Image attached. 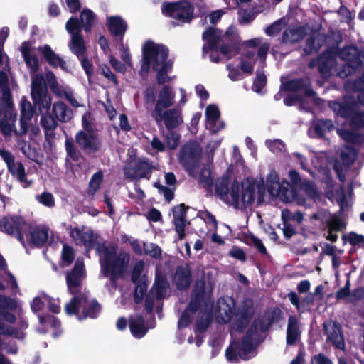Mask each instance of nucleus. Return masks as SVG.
<instances>
[{"label": "nucleus", "mask_w": 364, "mask_h": 364, "mask_svg": "<svg viewBox=\"0 0 364 364\" xmlns=\"http://www.w3.org/2000/svg\"><path fill=\"white\" fill-rule=\"evenodd\" d=\"M267 187L269 194L278 198L282 202L292 203L295 196V191L286 181L279 183V178L275 171H271L267 178Z\"/></svg>", "instance_id": "obj_10"}, {"label": "nucleus", "mask_w": 364, "mask_h": 364, "mask_svg": "<svg viewBox=\"0 0 364 364\" xmlns=\"http://www.w3.org/2000/svg\"><path fill=\"white\" fill-rule=\"evenodd\" d=\"M247 307H241L235 316L234 322L232 326V334L235 332H240L248 323L252 314V302L246 301Z\"/></svg>", "instance_id": "obj_26"}, {"label": "nucleus", "mask_w": 364, "mask_h": 364, "mask_svg": "<svg viewBox=\"0 0 364 364\" xmlns=\"http://www.w3.org/2000/svg\"><path fill=\"white\" fill-rule=\"evenodd\" d=\"M235 301L231 298L218 299L216 306V318L219 323H228L234 315Z\"/></svg>", "instance_id": "obj_24"}, {"label": "nucleus", "mask_w": 364, "mask_h": 364, "mask_svg": "<svg viewBox=\"0 0 364 364\" xmlns=\"http://www.w3.org/2000/svg\"><path fill=\"white\" fill-rule=\"evenodd\" d=\"M255 55V53L252 51H247L242 55L240 67L242 73L248 75L253 73Z\"/></svg>", "instance_id": "obj_39"}, {"label": "nucleus", "mask_w": 364, "mask_h": 364, "mask_svg": "<svg viewBox=\"0 0 364 364\" xmlns=\"http://www.w3.org/2000/svg\"><path fill=\"white\" fill-rule=\"evenodd\" d=\"M29 233L25 234V242L40 246L43 245L48 238V228L45 225H38L28 229Z\"/></svg>", "instance_id": "obj_29"}, {"label": "nucleus", "mask_w": 364, "mask_h": 364, "mask_svg": "<svg viewBox=\"0 0 364 364\" xmlns=\"http://www.w3.org/2000/svg\"><path fill=\"white\" fill-rule=\"evenodd\" d=\"M5 106L7 110L5 112L4 118L0 121V129L2 133L6 135H11L12 133H15L14 122L16 121V114L14 113L12 110L13 105L9 107L6 104Z\"/></svg>", "instance_id": "obj_32"}, {"label": "nucleus", "mask_w": 364, "mask_h": 364, "mask_svg": "<svg viewBox=\"0 0 364 364\" xmlns=\"http://www.w3.org/2000/svg\"><path fill=\"white\" fill-rule=\"evenodd\" d=\"M83 130L85 132H93V119L90 112L85 113L82 118Z\"/></svg>", "instance_id": "obj_64"}, {"label": "nucleus", "mask_w": 364, "mask_h": 364, "mask_svg": "<svg viewBox=\"0 0 364 364\" xmlns=\"http://www.w3.org/2000/svg\"><path fill=\"white\" fill-rule=\"evenodd\" d=\"M202 149L200 145L192 141L186 144L181 149L180 154V162L182 164L188 174L196 179L205 188L212 185L210 171L206 166H200Z\"/></svg>", "instance_id": "obj_4"}, {"label": "nucleus", "mask_w": 364, "mask_h": 364, "mask_svg": "<svg viewBox=\"0 0 364 364\" xmlns=\"http://www.w3.org/2000/svg\"><path fill=\"white\" fill-rule=\"evenodd\" d=\"M151 171V164L144 159H136L131 161L124 169L125 176L130 178H146Z\"/></svg>", "instance_id": "obj_20"}, {"label": "nucleus", "mask_w": 364, "mask_h": 364, "mask_svg": "<svg viewBox=\"0 0 364 364\" xmlns=\"http://www.w3.org/2000/svg\"><path fill=\"white\" fill-rule=\"evenodd\" d=\"M334 63L335 60L333 58L327 59L326 61H323V59H321L319 71L324 77H328L333 74Z\"/></svg>", "instance_id": "obj_48"}, {"label": "nucleus", "mask_w": 364, "mask_h": 364, "mask_svg": "<svg viewBox=\"0 0 364 364\" xmlns=\"http://www.w3.org/2000/svg\"><path fill=\"white\" fill-rule=\"evenodd\" d=\"M204 286V282H197L195 288V298L191 301L188 306L184 311L182 316L179 318L178 323V328L181 329L183 328L186 327L191 321V314L197 309L199 304L200 299L203 295Z\"/></svg>", "instance_id": "obj_19"}, {"label": "nucleus", "mask_w": 364, "mask_h": 364, "mask_svg": "<svg viewBox=\"0 0 364 364\" xmlns=\"http://www.w3.org/2000/svg\"><path fill=\"white\" fill-rule=\"evenodd\" d=\"M267 324L255 321L251 326L242 343H231L226 350V358L230 362H236L239 358L248 360L255 355L257 344L260 342L259 333L266 331Z\"/></svg>", "instance_id": "obj_6"}, {"label": "nucleus", "mask_w": 364, "mask_h": 364, "mask_svg": "<svg viewBox=\"0 0 364 364\" xmlns=\"http://www.w3.org/2000/svg\"><path fill=\"white\" fill-rule=\"evenodd\" d=\"M199 218L203 220L207 225L209 231H215L218 228V223L215 217L209 212H202L199 214Z\"/></svg>", "instance_id": "obj_52"}, {"label": "nucleus", "mask_w": 364, "mask_h": 364, "mask_svg": "<svg viewBox=\"0 0 364 364\" xmlns=\"http://www.w3.org/2000/svg\"><path fill=\"white\" fill-rule=\"evenodd\" d=\"M70 235L77 245H83L87 253L95 249L100 257L101 272L104 277H110L112 281L119 278L127 269L130 257L125 252L117 253V246L106 245L87 227L71 228Z\"/></svg>", "instance_id": "obj_1"}, {"label": "nucleus", "mask_w": 364, "mask_h": 364, "mask_svg": "<svg viewBox=\"0 0 364 364\" xmlns=\"http://www.w3.org/2000/svg\"><path fill=\"white\" fill-rule=\"evenodd\" d=\"M228 183L229 178L228 177L223 178L220 181H218L215 186L216 193L221 198H223L230 193L232 199V203L235 204H238L240 192L239 183L237 181H234L232 184L230 190L228 188Z\"/></svg>", "instance_id": "obj_28"}, {"label": "nucleus", "mask_w": 364, "mask_h": 364, "mask_svg": "<svg viewBox=\"0 0 364 364\" xmlns=\"http://www.w3.org/2000/svg\"><path fill=\"white\" fill-rule=\"evenodd\" d=\"M287 24V22L284 18H281L274 23H272L270 26L266 28V33L268 36H274L277 34Z\"/></svg>", "instance_id": "obj_53"}, {"label": "nucleus", "mask_w": 364, "mask_h": 364, "mask_svg": "<svg viewBox=\"0 0 364 364\" xmlns=\"http://www.w3.org/2000/svg\"><path fill=\"white\" fill-rule=\"evenodd\" d=\"M175 92L172 87L164 85L158 92L154 109L152 113L160 117L162 110L171 107L174 104Z\"/></svg>", "instance_id": "obj_21"}, {"label": "nucleus", "mask_w": 364, "mask_h": 364, "mask_svg": "<svg viewBox=\"0 0 364 364\" xmlns=\"http://www.w3.org/2000/svg\"><path fill=\"white\" fill-rule=\"evenodd\" d=\"M331 109L338 116L350 119L354 128L364 125V112L358 110L355 97H346L343 102H330Z\"/></svg>", "instance_id": "obj_9"}, {"label": "nucleus", "mask_w": 364, "mask_h": 364, "mask_svg": "<svg viewBox=\"0 0 364 364\" xmlns=\"http://www.w3.org/2000/svg\"><path fill=\"white\" fill-rule=\"evenodd\" d=\"M206 129L212 133H217L225 127L223 122L220 119V111L215 105L207 106L205 112Z\"/></svg>", "instance_id": "obj_25"}, {"label": "nucleus", "mask_w": 364, "mask_h": 364, "mask_svg": "<svg viewBox=\"0 0 364 364\" xmlns=\"http://www.w3.org/2000/svg\"><path fill=\"white\" fill-rule=\"evenodd\" d=\"M305 35V29L303 27H289L283 34V41L286 43H291L299 41Z\"/></svg>", "instance_id": "obj_36"}, {"label": "nucleus", "mask_w": 364, "mask_h": 364, "mask_svg": "<svg viewBox=\"0 0 364 364\" xmlns=\"http://www.w3.org/2000/svg\"><path fill=\"white\" fill-rule=\"evenodd\" d=\"M346 224V218L341 215H333L331 216L329 220L327 222V225L328 229L331 231H341L345 227Z\"/></svg>", "instance_id": "obj_43"}, {"label": "nucleus", "mask_w": 364, "mask_h": 364, "mask_svg": "<svg viewBox=\"0 0 364 364\" xmlns=\"http://www.w3.org/2000/svg\"><path fill=\"white\" fill-rule=\"evenodd\" d=\"M5 266L4 259L0 257V268ZM0 291H4L7 287L14 294L19 292V288L14 275L9 272H5L1 277ZM21 310L20 301L16 299L0 294V320H3L9 323H14L16 321L14 312H19Z\"/></svg>", "instance_id": "obj_8"}, {"label": "nucleus", "mask_w": 364, "mask_h": 364, "mask_svg": "<svg viewBox=\"0 0 364 364\" xmlns=\"http://www.w3.org/2000/svg\"><path fill=\"white\" fill-rule=\"evenodd\" d=\"M111 32L114 36L123 35L127 28V23L120 17L112 16L107 19Z\"/></svg>", "instance_id": "obj_38"}, {"label": "nucleus", "mask_w": 364, "mask_h": 364, "mask_svg": "<svg viewBox=\"0 0 364 364\" xmlns=\"http://www.w3.org/2000/svg\"><path fill=\"white\" fill-rule=\"evenodd\" d=\"M144 250L146 255L154 258L159 257L161 254V250L160 247L158 245L153 243L144 244Z\"/></svg>", "instance_id": "obj_56"}, {"label": "nucleus", "mask_w": 364, "mask_h": 364, "mask_svg": "<svg viewBox=\"0 0 364 364\" xmlns=\"http://www.w3.org/2000/svg\"><path fill=\"white\" fill-rule=\"evenodd\" d=\"M74 259V251L72 247L64 245L62 251V260L64 266L71 264Z\"/></svg>", "instance_id": "obj_58"}, {"label": "nucleus", "mask_w": 364, "mask_h": 364, "mask_svg": "<svg viewBox=\"0 0 364 364\" xmlns=\"http://www.w3.org/2000/svg\"><path fill=\"white\" fill-rule=\"evenodd\" d=\"M265 144L269 150L276 155L282 154L285 151V144L280 139H267Z\"/></svg>", "instance_id": "obj_46"}, {"label": "nucleus", "mask_w": 364, "mask_h": 364, "mask_svg": "<svg viewBox=\"0 0 364 364\" xmlns=\"http://www.w3.org/2000/svg\"><path fill=\"white\" fill-rule=\"evenodd\" d=\"M65 28L71 36L69 45L70 50L78 58L82 57L85 50V46L81 36V26L78 20L73 17L70 18L66 23Z\"/></svg>", "instance_id": "obj_17"}, {"label": "nucleus", "mask_w": 364, "mask_h": 364, "mask_svg": "<svg viewBox=\"0 0 364 364\" xmlns=\"http://www.w3.org/2000/svg\"><path fill=\"white\" fill-rule=\"evenodd\" d=\"M41 124L47 131H51L56 127L57 122L52 116L43 114L41 117Z\"/></svg>", "instance_id": "obj_61"}, {"label": "nucleus", "mask_w": 364, "mask_h": 364, "mask_svg": "<svg viewBox=\"0 0 364 364\" xmlns=\"http://www.w3.org/2000/svg\"><path fill=\"white\" fill-rule=\"evenodd\" d=\"M5 266L4 259L0 257V268ZM0 291H4L7 287L14 294L19 292V288L14 275L9 272H5L1 277ZM21 310L20 301L16 299L0 294V320H3L9 323H14L16 321L14 312H19Z\"/></svg>", "instance_id": "obj_7"}, {"label": "nucleus", "mask_w": 364, "mask_h": 364, "mask_svg": "<svg viewBox=\"0 0 364 364\" xmlns=\"http://www.w3.org/2000/svg\"><path fill=\"white\" fill-rule=\"evenodd\" d=\"M327 196L331 203H336L338 205H348L351 201L350 196H345L342 189L336 192L328 191Z\"/></svg>", "instance_id": "obj_42"}, {"label": "nucleus", "mask_w": 364, "mask_h": 364, "mask_svg": "<svg viewBox=\"0 0 364 364\" xmlns=\"http://www.w3.org/2000/svg\"><path fill=\"white\" fill-rule=\"evenodd\" d=\"M75 141L81 149L89 153L97 151L101 146V143L94 132L80 131L75 135Z\"/></svg>", "instance_id": "obj_22"}, {"label": "nucleus", "mask_w": 364, "mask_h": 364, "mask_svg": "<svg viewBox=\"0 0 364 364\" xmlns=\"http://www.w3.org/2000/svg\"><path fill=\"white\" fill-rule=\"evenodd\" d=\"M43 298L48 304V309L50 311L58 314L60 311V306L58 299H53L46 294H43Z\"/></svg>", "instance_id": "obj_55"}, {"label": "nucleus", "mask_w": 364, "mask_h": 364, "mask_svg": "<svg viewBox=\"0 0 364 364\" xmlns=\"http://www.w3.org/2000/svg\"><path fill=\"white\" fill-rule=\"evenodd\" d=\"M0 87L3 92L4 104L10 107L13 105V102L11 100V93L9 92V77L4 71L0 72Z\"/></svg>", "instance_id": "obj_41"}, {"label": "nucleus", "mask_w": 364, "mask_h": 364, "mask_svg": "<svg viewBox=\"0 0 364 364\" xmlns=\"http://www.w3.org/2000/svg\"><path fill=\"white\" fill-rule=\"evenodd\" d=\"M356 153L351 146H345L341 151V157L343 163L346 165L352 164L355 159Z\"/></svg>", "instance_id": "obj_51"}, {"label": "nucleus", "mask_w": 364, "mask_h": 364, "mask_svg": "<svg viewBox=\"0 0 364 364\" xmlns=\"http://www.w3.org/2000/svg\"><path fill=\"white\" fill-rule=\"evenodd\" d=\"M220 52L228 59H230L238 53L239 49L236 45H225L221 47Z\"/></svg>", "instance_id": "obj_62"}, {"label": "nucleus", "mask_w": 364, "mask_h": 364, "mask_svg": "<svg viewBox=\"0 0 364 364\" xmlns=\"http://www.w3.org/2000/svg\"><path fill=\"white\" fill-rule=\"evenodd\" d=\"M53 113L55 117L60 122H68L73 118L72 110L61 101L53 104Z\"/></svg>", "instance_id": "obj_33"}, {"label": "nucleus", "mask_w": 364, "mask_h": 364, "mask_svg": "<svg viewBox=\"0 0 364 364\" xmlns=\"http://www.w3.org/2000/svg\"><path fill=\"white\" fill-rule=\"evenodd\" d=\"M267 84V77L265 74L259 70H257L256 77L252 85V90L257 93L262 92Z\"/></svg>", "instance_id": "obj_49"}, {"label": "nucleus", "mask_w": 364, "mask_h": 364, "mask_svg": "<svg viewBox=\"0 0 364 364\" xmlns=\"http://www.w3.org/2000/svg\"><path fill=\"white\" fill-rule=\"evenodd\" d=\"M167 282L163 277L156 274V281L149 293V297L146 300V309L148 312L151 311L154 300L152 297L156 299H161L166 293Z\"/></svg>", "instance_id": "obj_27"}, {"label": "nucleus", "mask_w": 364, "mask_h": 364, "mask_svg": "<svg viewBox=\"0 0 364 364\" xmlns=\"http://www.w3.org/2000/svg\"><path fill=\"white\" fill-rule=\"evenodd\" d=\"M339 55L341 59L345 62L343 68L337 71V75L341 78L346 77L355 69L364 63V55L353 46L342 49Z\"/></svg>", "instance_id": "obj_13"}, {"label": "nucleus", "mask_w": 364, "mask_h": 364, "mask_svg": "<svg viewBox=\"0 0 364 364\" xmlns=\"http://www.w3.org/2000/svg\"><path fill=\"white\" fill-rule=\"evenodd\" d=\"M80 20L85 31H90L95 21V14L91 10L85 9L81 13Z\"/></svg>", "instance_id": "obj_47"}, {"label": "nucleus", "mask_w": 364, "mask_h": 364, "mask_svg": "<svg viewBox=\"0 0 364 364\" xmlns=\"http://www.w3.org/2000/svg\"><path fill=\"white\" fill-rule=\"evenodd\" d=\"M36 200L43 205H53L54 203V197L49 192H43L41 194L36 195Z\"/></svg>", "instance_id": "obj_63"}, {"label": "nucleus", "mask_w": 364, "mask_h": 364, "mask_svg": "<svg viewBox=\"0 0 364 364\" xmlns=\"http://www.w3.org/2000/svg\"><path fill=\"white\" fill-rule=\"evenodd\" d=\"M308 83H306L302 80H293L287 82H282L280 90H286L290 92L300 91L305 94V97L311 100V102L315 104H319L320 99L318 98L314 92L309 87H307ZM304 102L303 98L296 96L294 93L289 94L287 97L284 99V102L286 105L291 106L296 105L297 102Z\"/></svg>", "instance_id": "obj_11"}, {"label": "nucleus", "mask_w": 364, "mask_h": 364, "mask_svg": "<svg viewBox=\"0 0 364 364\" xmlns=\"http://www.w3.org/2000/svg\"><path fill=\"white\" fill-rule=\"evenodd\" d=\"M300 337V331L298 320L295 316H291L288 319L287 328V343L294 344Z\"/></svg>", "instance_id": "obj_34"}, {"label": "nucleus", "mask_w": 364, "mask_h": 364, "mask_svg": "<svg viewBox=\"0 0 364 364\" xmlns=\"http://www.w3.org/2000/svg\"><path fill=\"white\" fill-rule=\"evenodd\" d=\"M103 181V173L99 171L94 173L90 178L87 188V193L93 196L100 189V186Z\"/></svg>", "instance_id": "obj_44"}, {"label": "nucleus", "mask_w": 364, "mask_h": 364, "mask_svg": "<svg viewBox=\"0 0 364 364\" xmlns=\"http://www.w3.org/2000/svg\"><path fill=\"white\" fill-rule=\"evenodd\" d=\"M129 328L132 334L137 338H142L147 332L143 318L138 315L130 317Z\"/></svg>", "instance_id": "obj_35"}, {"label": "nucleus", "mask_w": 364, "mask_h": 364, "mask_svg": "<svg viewBox=\"0 0 364 364\" xmlns=\"http://www.w3.org/2000/svg\"><path fill=\"white\" fill-rule=\"evenodd\" d=\"M313 129L316 136H323L327 132L333 129V124L331 120H319L316 122Z\"/></svg>", "instance_id": "obj_45"}, {"label": "nucleus", "mask_w": 364, "mask_h": 364, "mask_svg": "<svg viewBox=\"0 0 364 364\" xmlns=\"http://www.w3.org/2000/svg\"><path fill=\"white\" fill-rule=\"evenodd\" d=\"M175 229L180 240L185 236V228L188 225L186 219V209L183 206H174L173 209Z\"/></svg>", "instance_id": "obj_31"}, {"label": "nucleus", "mask_w": 364, "mask_h": 364, "mask_svg": "<svg viewBox=\"0 0 364 364\" xmlns=\"http://www.w3.org/2000/svg\"><path fill=\"white\" fill-rule=\"evenodd\" d=\"M221 139H215L210 140L206 146L205 155L204 156L205 164H208L212 161L213 159V153L216 149L220 146Z\"/></svg>", "instance_id": "obj_50"}, {"label": "nucleus", "mask_w": 364, "mask_h": 364, "mask_svg": "<svg viewBox=\"0 0 364 364\" xmlns=\"http://www.w3.org/2000/svg\"><path fill=\"white\" fill-rule=\"evenodd\" d=\"M65 149L68 156L74 161H77L79 159V153L76 150L71 138H66L65 140Z\"/></svg>", "instance_id": "obj_54"}, {"label": "nucleus", "mask_w": 364, "mask_h": 364, "mask_svg": "<svg viewBox=\"0 0 364 364\" xmlns=\"http://www.w3.org/2000/svg\"><path fill=\"white\" fill-rule=\"evenodd\" d=\"M321 44L318 36L309 38L306 41V46L305 48V52L306 53H311L318 50Z\"/></svg>", "instance_id": "obj_57"}, {"label": "nucleus", "mask_w": 364, "mask_h": 364, "mask_svg": "<svg viewBox=\"0 0 364 364\" xmlns=\"http://www.w3.org/2000/svg\"><path fill=\"white\" fill-rule=\"evenodd\" d=\"M155 187L158 189L159 193L163 196L166 202L169 203L173 198V191L171 188L165 187L159 183L154 184Z\"/></svg>", "instance_id": "obj_60"}, {"label": "nucleus", "mask_w": 364, "mask_h": 364, "mask_svg": "<svg viewBox=\"0 0 364 364\" xmlns=\"http://www.w3.org/2000/svg\"><path fill=\"white\" fill-rule=\"evenodd\" d=\"M21 118H20V128L16 129L15 133L16 135H23L26 133L30 125L31 124V119L33 117V109L32 105L26 97H23L21 101Z\"/></svg>", "instance_id": "obj_23"}, {"label": "nucleus", "mask_w": 364, "mask_h": 364, "mask_svg": "<svg viewBox=\"0 0 364 364\" xmlns=\"http://www.w3.org/2000/svg\"><path fill=\"white\" fill-rule=\"evenodd\" d=\"M239 21L241 24H247L255 18L256 14L253 10H241Z\"/></svg>", "instance_id": "obj_59"}, {"label": "nucleus", "mask_w": 364, "mask_h": 364, "mask_svg": "<svg viewBox=\"0 0 364 364\" xmlns=\"http://www.w3.org/2000/svg\"><path fill=\"white\" fill-rule=\"evenodd\" d=\"M21 52L26 65L31 75L34 76L39 68L38 59L36 56L38 53L43 55L49 65L53 68L60 67L65 71H70L71 66L56 55L51 48L48 45H43L38 48H34L29 42H23L21 46Z\"/></svg>", "instance_id": "obj_5"}, {"label": "nucleus", "mask_w": 364, "mask_h": 364, "mask_svg": "<svg viewBox=\"0 0 364 364\" xmlns=\"http://www.w3.org/2000/svg\"><path fill=\"white\" fill-rule=\"evenodd\" d=\"M86 274L84 262L82 259H77L73 269L66 274V283L70 294L75 296L65 306L68 315H76L79 320L85 318H95L100 311L99 304L95 301H88L87 294L80 292L82 283Z\"/></svg>", "instance_id": "obj_2"}, {"label": "nucleus", "mask_w": 364, "mask_h": 364, "mask_svg": "<svg viewBox=\"0 0 364 364\" xmlns=\"http://www.w3.org/2000/svg\"><path fill=\"white\" fill-rule=\"evenodd\" d=\"M324 328L328 334L327 340L332 342L336 348L343 349L345 344L340 327L334 323L329 322L324 324Z\"/></svg>", "instance_id": "obj_30"}, {"label": "nucleus", "mask_w": 364, "mask_h": 364, "mask_svg": "<svg viewBox=\"0 0 364 364\" xmlns=\"http://www.w3.org/2000/svg\"><path fill=\"white\" fill-rule=\"evenodd\" d=\"M181 100L178 102L177 108H172L168 110H162L160 117L156 113H152L151 115L156 122H164L168 129L176 128L183 122L181 111L179 108L183 106L186 101V92L183 88L179 89Z\"/></svg>", "instance_id": "obj_15"}, {"label": "nucleus", "mask_w": 364, "mask_h": 364, "mask_svg": "<svg viewBox=\"0 0 364 364\" xmlns=\"http://www.w3.org/2000/svg\"><path fill=\"white\" fill-rule=\"evenodd\" d=\"M11 173L17 178L19 182L21 183L23 188H27L31 185V182L28 181L25 176V169L22 164L14 163L11 166L8 167Z\"/></svg>", "instance_id": "obj_37"}, {"label": "nucleus", "mask_w": 364, "mask_h": 364, "mask_svg": "<svg viewBox=\"0 0 364 364\" xmlns=\"http://www.w3.org/2000/svg\"><path fill=\"white\" fill-rule=\"evenodd\" d=\"M142 53L143 71L147 72L150 66H152L153 69L157 71V81L160 84L170 82L173 79L167 75L172 66V62L167 60L168 50L166 46L147 41L142 47Z\"/></svg>", "instance_id": "obj_3"}, {"label": "nucleus", "mask_w": 364, "mask_h": 364, "mask_svg": "<svg viewBox=\"0 0 364 364\" xmlns=\"http://www.w3.org/2000/svg\"><path fill=\"white\" fill-rule=\"evenodd\" d=\"M175 281L179 289H184L191 283V274L188 269L180 267L175 274Z\"/></svg>", "instance_id": "obj_40"}, {"label": "nucleus", "mask_w": 364, "mask_h": 364, "mask_svg": "<svg viewBox=\"0 0 364 364\" xmlns=\"http://www.w3.org/2000/svg\"><path fill=\"white\" fill-rule=\"evenodd\" d=\"M0 228L8 235L16 237L24 245L25 234L30 228V224L21 216L4 217L0 219Z\"/></svg>", "instance_id": "obj_14"}, {"label": "nucleus", "mask_w": 364, "mask_h": 364, "mask_svg": "<svg viewBox=\"0 0 364 364\" xmlns=\"http://www.w3.org/2000/svg\"><path fill=\"white\" fill-rule=\"evenodd\" d=\"M236 34V29L233 26H230L225 35H222V31L216 28H208L203 34V38L206 41L203 48V52H207L208 50H217L220 42L230 41L231 37Z\"/></svg>", "instance_id": "obj_18"}, {"label": "nucleus", "mask_w": 364, "mask_h": 364, "mask_svg": "<svg viewBox=\"0 0 364 364\" xmlns=\"http://www.w3.org/2000/svg\"><path fill=\"white\" fill-rule=\"evenodd\" d=\"M161 11L166 16L178 19L182 22H189L193 18V8L187 1L164 2Z\"/></svg>", "instance_id": "obj_16"}, {"label": "nucleus", "mask_w": 364, "mask_h": 364, "mask_svg": "<svg viewBox=\"0 0 364 364\" xmlns=\"http://www.w3.org/2000/svg\"><path fill=\"white\" fill-rule=\"evenodd\" d=\"M31 98L36 109L43 113L50 108L52 99L48 94L45 85L44 77L41 74L35 75L31 77Z\"/></svg>", "instance_id": "obj_12"}]
</instances>
